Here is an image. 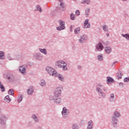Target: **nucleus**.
Masks as SVG:
<instances>
[{
    "mask_svg": "<svg viewBox=\"0 0 129 129\" xmlns=\"http://www.w3.org/2000/svg\"><path fill=\"white\" fill-rule=\"evenodd\" d=\"M46 71H47L48 73H49L50 75L53 76V77H58L59 80L61 81H64L63 76L61 75H58V73H57V72H56V71H55V70L52 67H47L46 68Z\"/></svg>",
    "mask_w": 129,
    "mask_h": 129,
    "instance_id": "obj_1",
    "label": "nucleus"
},
{
    "mask_svg": "<svg viewBox=\"0 0 129 129\" xmlns=\"http://www.w3.org/2000/svg\"><path fill=\"white\" fill-rule=\"evenodd\" d=\"M56 66L60 67V68H62L63 70H67V67H66V63L63 61L59 60L57 61L56 62Z\"/></svg>",
    "mask_w": 129,
    "mask_h": 129,
    "instance_id": "obj_2",
    "label": "nucleus"
},
{
    "mask_svg": "<svg viewBox=\"0 0 129 129\" xmlns=\"http://www.w3.org/2000/svg\"><path fill=\"white\" fill-rule=\"evenodd\" d=\"M59 23L60 26V27H56V30H57V31H61L62 30H64V29H65V26H64V25H65V23L61 20L59 21Z\"/></svg>",
    "mask_w": 129,
    "mask_h": 129,
    "instance_id": "obj_3",
    "label": "nucleus"
},
{
    "mask_svg": "<svg viewBox=\"0 0 129 129\" xmlns=\"http://www.w3.org/2000/svg\"><path fill=\"white\" fill-rule=\"evenodd\" d=\"M96 49L98 51H102V49H103V45H102L101 43H99V44L96 45Z\"/></svg>",
    "mask_w": 129,
    "mask_h": 129,
    "instance_id": "obj_4",
    "label": "nucleus"
},
{
    "mask_svg": "<svg viewBox=\"0 0 129 129\" xmlns=\"http://www.w3.org/2000/svg\"><path fill=\"white\" fill-rule=\"evenodd\" d=\"M60 93H61V90L56 89L54 91V96L55 97H58L60 96Z\"/></svg>",
    "mask_w": 129,
    "mask_h": 129,
    "instance_id": "obj_5",
    "label": "nucleus"
},
{
    "mask_svg": "<svg viewBox=\"0 0 129 129\" xmlns=\"http://www.w3.org/2000/svg\"><path fill=\"white\" fill-rule=\"evenodd\" d=\"M62 115H65L66 114H68L69 113V111L66 109V108L63 107L62 109V111L61 112Z\"/></svg>",
    "mask_w": 129,
    "mask_h": 129,
    "instance_id": "obj_6",
    "label": "nucleus"
},
{
    "mask_svg": "<svg viewBox=\"0 0 129 129\" xmlns=\"http://www.w3.org/2000/svg\"><path fill=\"white\" fill-rule=\"evenodd\" d=\"M84 28L85 29H87V28H90V25L88 24V19L86 20L84 23Z\"/></svg>",
    "mask_w": 129,
    "mask_h": 129,
    "instance_id": "obj_7",
    "label": "nucleus"
},
{
    "mask_svg": "<svg viewBox=\"0 0 129 129\" xmlns=\"http://www.w3.org/2000/svg\"><path fill=\"white\" fill-rule=\"evenodd\" d=\"M107 82L108 84H111L113 82V79L110 77H107Z\"/></svg>",
    "mask_w": 129,
    "mask_h": 129,
    "instance_id": "obj_8",
    "label": "nucleus"
},
{
    "mask_svg": "<svg viewBox=\"0 0 129 129\" xmlns=\"http://www.w3.org/2000/svg\"><path fill=\"white\" fill-rule=\"evenodd\" d=\"M33 91H34V89H33V87L31 86L27 90V93L28 94H32V93H33Z\"/></svg>",
    "mask_w": 129,
    "mask_h": 129,
    "instance_id": "obj_9",
    "label": "nucleus"
},
{
    "mask_svg": "<svg viewBox=\"0 0 129 129\" xmlns=\"http://www.w3.org/2000/svg\"><path fill=\"white\" fill-rule=\"evenodd\" d=\"M19 70L21 73H25L26 72V69L24 66H21L19 68Z\"/></svg>",
    "mask_w": 129,
    "mask_h": 129,
    "instance_id": "obj_10",
    "label": "nucleus"
},
{
    "mask_svg": "<svg viewBox=\"0 0 129 129\" xmlns=\"http://www.w3.org/2000/svg\"><path fill=\"white\" fill-rule=\"evenodd\" d=\"M85 40H86V35L82 36L81 37V39L79 40V42L80 43H82L83 42H84Z\"/></svg>",
    "mask_w": 129,
    "mask_h": 129,
    "instance_id": "obj_11",
    "label": "nucleus"
},
{
    "mask_svg": "<svg viewBox=\"0 0 129 129\" xmlns=\"http://www.w3.org/2000/svg\"><path fill=\"white\" fill-rule=\"evenodd\" d=\"M87 129H92V121H89L88 122V125Z\"/></svg>",
    "mask_w": 129,
    "mask_h": 129,
    "instance_id": "obj_12",
    "label": "nucleus"
},
{
    "mask_svg": "<svg viewBox=\"0 0 129 129\" xmlns=\"http://www.w3.org/2000/svg\"><path fill=\"white\" fill-rule=\"evenodd\" d=\"M4 100L5 101H6L7 102H11V99L10 98V96H6L5 98H4Z\"/></svg>",
    "mask_w": 129,
    "mask_h": 129,
    "instance_id": "obj_13",
    "label": "nucleus"
},
{
    "mask_svg": "<svg viewBox=\"0 0 129 129\" xmlns=\"http://www.w3.org/2000/svg\"><path fill=\"white\" fill-rule=\"evenodd\" d=\"M105 51L106 53H107L108 54L110 53V52H111V48H110V47H106L105 49Z\"/></svg>",
    "mask_w": 129,
    "mask_h": 129,
    "instance_id": "obj_14",
    "label": "nucleus"
},
{
    "mask_svg": "<svg viewBox=\"0 0 129 129\" xmlns=\"http://www.w3.org/2000/svg\"><path fill=\"white\" fill-rule=\"evenodd\" d=\"M39 51L41 53H43V54H45V55H46V54H47V51L45 49H41V48H40L39 49Z\"/></svg>",
    "mask_w": 129,
    "mask_h": 129,
    "instance_id": "obj_15",
    "label": "nucleus"
},
{
    "mask_svg": "<svg viewBox=\"0 0 129 129\" xmlns=\"http://www.w3.org/2000/svg\"><path fill=\"white\" fill-rule=\"evenodd\" d=\"M83 2H82V4H87V5H88L89 3H90V0H82Z\"/></svg>",
    "mask_w": 129,
    "mask_h": 129,
    "instance_id": "obj_16",
    "label": "nucleus"
},
{
    "mask_svg": "<svg viewBox=\"0 0 129 129\" xmlns=\"http://www.w3.org/2000/svg\"><path fill=\"white\" fill-rule=\"evenodd\" d=\"M8 94H9V95H14V90L13 89L9 90L8 92Z\"/></svg>",
    "mask_w": 129,
    "mask_h": 129,
    "instance_id": "obj_17",
    "label": "nucleus"
},
{
    "mask_svg": "<svg viewBox=\"0 0 129 129\" xmlns=\"http://www.w3.org/2000/svg\"><path fill=\"white\" fill-rule=\"evenodd\" d=\"M40 84L41 86H44V85H46V82L44 81V80H41Z\"/></svg>",
    "mask_w": 129,
    "mask_h": 129,
    "instance_id": "obj_18",
    "label": "nucleus"
},
{
    "mask_svg": "<svg viewBox=\"0 0 129 129\" xmlns=\"http://www.w3.org/2000/svg\"><path fill=\"white\" fill-rule=\"evenodd\" d=\"M114 115H115V116H116L117 117H118L119 116H120V114L118 112L115 111L114 113Z\"/></svg>",
    "mask_w": 129,
    "mask_h": 129,
    "instance_id": "obj_19",
    "label": "nucleus"
},
{
    "mask_svg": "<svg viewBox=\"0 0 129 129\" xmlns=\"http://www.w3.org/2000/svg\"><path fill=\"white\" fill-rule=\"evenodd\" d=\"M118 79H121L122 77V74L121 73H118L117 75Z\"/></svg>",
    "mask_w": 129,
    "mask_h": 129,
    "instance_id": "obj_20",
    "label": "nucleus"
},
{
    "mask_svg": "<svg viewBox=\"0 0 129 129\" xmlns=\"http://www.w3.org/2000/svg\"><path fill=\"white\" fill-rule=\"evenodd\" d=\"M0 88L2 89V91L4 92L5 91V87H4V86L2 85V83L0 82Z\"/></svg>",
    "mask_w": 129,
    "mask_h": 129,
    "instance_id": "obj_21",
    "label": "nucleus"
},
{
    "mask_svg": "<svg viewBox=\"0 0 129 129\" xmlns=\"http://www.w3.org/2000/svg\"><path fill=\"white\" fill-rule=\"evenodd\" d=\"M80 32V28H78L77 29H76L75 30V34H79Z\"/></svg>",
    "mask_w": 129,
    "mask_h": 129,
    "instance_id": "obj_22",
    "label": "nucleus"
},
{
    "mask_svg": "<svg viewBox=\"0 0 129 129\" xmlns=\"http://www.w3.org/2000/svg\"><path fill=\"white\" fill-rule=\"evenodd\" d=\"M5 56V53L3 51H0V59H3V57Z\"/></svg>",
    "mask_w": 129,
    "mask_h": 129,
    "instance_id": "obj_23",
    "label": "nucleus"
},
{
    "mask_svg": "<svg viewBox=\"0 0 129 129\" xmlns=\"http://www.w3.org/2000/svg\"><path fill=\"white\" fill-rule=\"evenodd\" d=\"M36 8V11H39L40 13L42 12V10H41V8L39 6H37Z\"/></svg>",
    "mask_w": 129,
    "mask_h": 129,
    "instance_id": "obj_24",
    "label": "nucleus"
},
{
    "mask_svg": "<svg viewBox=\"0 0 129 129\" xmlns=\"http://www.w3.org/2000/svg\"><path fill=\"white\" fill-rule=\"evenodd\" d=\"M98 59L99 61H101L103 59V57H102V55H100L98 56Z\"/></svg>",
    "mask_w": 129,
    "mask_h": 129,
    "instance_id": "obj_25",
    "label": "nucleus"
},
{
    "mask_svg": "<svg viewBox=\"0 0 129 129\" xmlns=\"http://www.w3.org/2000/svg\"><path fill=\"white\" fill-rule=\"evenodd\" d=\"M123 37H125L127 40H129V34H126L125 35H122Z\"/></svg>",
    "mask_w": 129,
    "mask_h": 129,
    "instance_id": "obj_26",
    "label": "nucleus"
},
{
    "mask_svg": "<svg viewBox=\"0 0 129 129\" xmlns=\"http://www.w3.org/2000/svg\"><path fill=\"white\" fill-rule=\"evenodd\" d=\"M56 103H60L61 102V99L60 98H57L55 100Z\"/></svg>",
    "mask_w": 129,
    "mask_h": 129,
    "instance_id": "obj_27",
    "label": "nucleus"
},
{
    "mask_svg": "<svg viewBox=\"0 0 129 129\" xmlns=\"http://www.w3.org/2000/svg\"><path fill=\"white\" fill-rule=\"evenodd\" d=\"M32 118H33V119H34V120H35V121H38V119L37 118V116H36V115H33L32 116Z\"/></svg>",
    "mask_w": 129,
    "mask_h": 129,
    "instance_id": "obj_28",
    "label": "nucleus"
},
{
    "mask_svg": "<svg viewBox=\"0 0 129 129\" xmlns=\"http://www.w3.org/2000/svg\"><path fill=\"white\" fill-rule=\"evenodd\" d=\"M22 100H23V97H22V95H21L19 99H18V103H20V102H21Z\"/></svg>",
    "mask_w": 129,
    "mask_h": 129,
    "instance_id": "obj_29",
    "label": "nucleus"
},
{
    "mask_svg": "<svg viewBox=\"0 0 129 129\" xmlns=\"http://www.w3.org/2000/svg\"><path fill=\"white\" fill-rule=\"evenodd\" d=\"M103 30H104V31H105V32L107 31V26H106V25H104L103 27Z\"/></svg>",
    "mask_w": 129,
    "mask_h": 129,
    "instance_id": "obj_30",
    "label": "nucleus"
},
{
    "mask_svg": "<svg viewBox=\"0 0 129 129\" xmlns=\"http://www.w3.org/2000/svg\"><path fill=\"white\" fill-rule=\"evenodd\" d=\"M123 81L124 82H129V77L124 78Z\"/></svg>",
    "mask_w": 129,
    "mask_h": 129,
    "instance_id": "obj_31",
    "label": "nucleus"
},
{
    "mask_svg": "<svg viewBox=\"0 0 129 129\" xmlns=\"http://www.w3.org/2000/svg\"><path fill=\"white\" fill-rule=\"evenodd\" d=\"M76 15L79 16V15H80V12L79 10H77L76 11Z\"/></svg>",
    "mask_w": 129,
    "mask_h": 129,
    "instance_id": "obj_32",
    "label": "nucleus"
},
{
    "mask_svg": "<svg viewBox=\"0 0 129 129\" xmlns=\"http://www.w3.org/2000/svg\"><path fill=\"white\" fill-rule=\"evenodd\" d=\"M74 18H75V17L74 16V15H73V14H71V20H74Z\"/></svg>",
    "mask_w": 129,
    "mask_h": 129,
    "instance_id": "obj_33",
    "label": "nucleus"
},
{
    "mask_svg": "<svg viewBox=\"0 0 129 129\" xmlns=\"http://www.w3.org/2000/svg\"><path fill=\"white\" fill-rule=\"evenodd\" d=\"M88 13H89V9H87L86 11V16H88Z\"/></svg>",
    "mask_w": 129,
    "mask_h": 129,
    "instance_id": "obj_34",
    "label": "nucleus"
},
{
    "mask_svg": "<svg viewBox=\"0 0 129 129\" xmlns=\"http://www.w3.org/2000/svg\"><path fill=\"white\" fill-rule=\"evenodd\" d=\"M60 7L62 8V9H64V4L63 3H60Z\"/></svg>",
    "mask_w": 129,
    "mask_h": 129,
    "instance_id": "obj_35",
    "label": "nucleus"
},
{
    "mask_svg": "<svg viewBox=\"0 0 129 129\" xmlns=\"http://www.w3.org/2000/svg\"><path fill=\"white\" fill-rule=\"evenodd\" d=\"M97 90L98 92H100V93H101V89H100V88H97Z\"/></svg>",
    "mask_w": 129,
    "mask_h": 129,
    "instance_id": "obj_36",
    "label": "nucleus"
},
{
    "mask_svg": "<svg viewBox=\"0 0 129 129\" xmlns=\"http://www.w3.org/2000/svg\"><path fill=\"white\" fill-rule=\"evenodd\" d=\"M73 129H77V126L76 125H73Z\"/></svg>",
    "mask_w": 129,
    "mask_h": 129,
    "instance_id": "obj_37",
    "label": "nucleus"
},
{
    "mask_svg": "<svg viewBox=\"0 0 129 129\" xmlns=\"http://www.w3.org/2000/svg\"><path fill=\"white\" fill-rule=\"evenodd\" d=\"M110 97H111V98H113L114 97V94H111L110 95Z\"/></svg>",
    "mask_w": 129,
    "mask_h": 129,
    "instance_id": "obj_38",
    "label": "nucleus"
},
{
    "mask_svg": "<svg viewBox=\"0 0 129 129\" xmlns=\"http://www.w3.org/2000/svg\"><path fill=\"white\" fill-rule=\"evenodd\" d=\"M114 120H115V117H112V121H113Z\"/></svg>",
    "mask_w": 129,
    "mask_h": 129,
    "instance_id": "obj_39",
    "label": "nucleus"
},
{
    "mask_svg": "<svg viewBox=\"0 0 129 129\" xmlns=\"http://www.w3.org/2000/svg\"><path fill=\"white\" fill-rule=\"evenodd\" d=\"M78 68H79V69H80V68H81V66H79V67H78Z\"/></svg>",
    "mask_w": 129,
    "mask_h": 129,
    "instance_id": "obj_40",
    "label": "nucleus"
},
{
    "mask_svg": "<svg viewBox=\"0 0 129 129\" xmlns=\"http://www.w3.org/2000/svg\"><path fill=\"white\" fill-rule=\"evenodd\" d=\"M123 1V2H126V1H127V0H122Z\"/></svg>",
    "mask_w": 129,
    "mask_h": 129,
    "instance_id": "obj_41",
    "label": "nucleus"
},
{
    "mask_svg": "<svg viewBox=\"0 0 129 129\" xmlns=\"http://www.w3.org/2000/svg\"><path fill=\"white\" fill-rule=\"evenodd\" d=\"M8 79H11V77H8Z\"/></svg>",
    "mask_w": 129,
    "mask_h": 129,
    "instance_id": "obj_42",
    "label": "nucleus"
},
{
    "mask_svg": "<svg viewBox=\"0 0 129 129\" xmlns=\"http://www.w3.org/2000/svg\"><path fill=\"white\" fill-rule=\"evenodd\" d=\"M115 122V124H116V122L114 121V123Z\"/></svg>",
    "mask_w": 129,
    "mask_h": 129,
    "instance_id": "obj_43",
    "label": "nucleus"
},
{
    "mask_svg": "<svg viewBox=\"0 0 129 129\" xmlns=\"http://www.w3.org/2000/svg\"><path fill=\"white\" fill-rule=\"evenodd\" d=\"M58 1H59V2H62V1H63V0H58Z\"/></svg>",
    "mask_w": 129,
    "mask_h": 129,
    "instance_id": "obj_44",
    "label": "nucleus"
}]
</instances>
